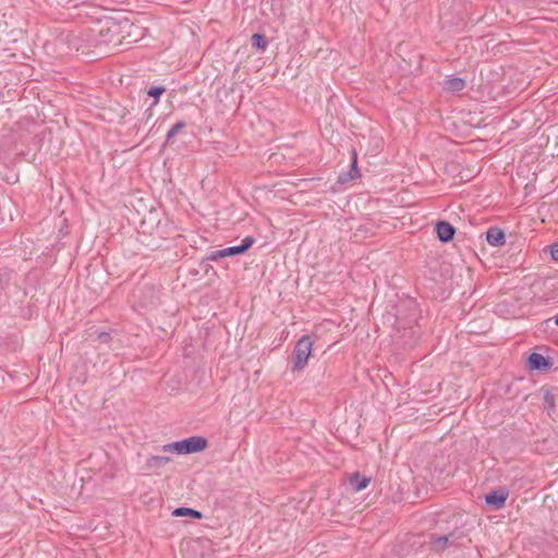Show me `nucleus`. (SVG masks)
Wrapping results in <instances>:
<instances>
[{"mask_svg":"<svg viewBox=\"0 0 558 558\" xmlns=\"http://www.w3.org/2000/svg\"><path fill=\"white\" fill-rule=\"evenodd\" d=\"M471 543L469 536L462 529H456L451 533L441 536H432L429 542V548L432 551L441 553L447 547H460L466 546Z\"/></svg>","mask_w":558,"mask_h":558,"instance_id":"nucleus-1","label":"nucleus"},{"mask_svg":"<svg viewBox=\"0 0 558 558\" xmlns=\"http://www.w3.org/2000/svg\"><path fill=\"white\" fill-rule=\"evenodd\" d=\"M120 26L113 22L107 21L97 31V37L94 40L95 46H105L117 48L122 44Z\"/></svg>","mask_w":558,"mask_h":558,"instance_id":"nucleus-2","label":"nucleus"},{"mask_svg":"<svg viewBox=\"0 0 558 558\" xmlns=\"http://www.w3.org/2000/svg\"><path fill=\"white\" fill-rule=\"evenodd\" d=\"M312 349H313V341L310 336H307V335L302 336L298 340V342L293 349V353H292V359H293L292 371L293 372L302 371L307 365L308 357L311 356V353H312Z\"/></svg>","mask_w":558,"mask_h":558,"instance_id":"nucleus-3","label":"nucleus"},{"mask_svg":"<svg viewBox=\"0 0 558 558\" xmlns=\"http://www.w3.org/2000/svg\"><path fill=\"white\" fill-rule=\"evenodd\" d=\"M184 454H192L205 450L208 446V440L203 436H191L182 439Z\"/></svg>","mask_w":558,"mask_h":558,"instance_id":"nucleus-4","label":"nucleus"},{"mask_svg":"<svg viewBox=\"0 0 558 558\" xmlns=\"http://www.w3.org/2000/svg\"><path fill=\"white\" fill-rule=\"evenodd\" d=\"M508 496L509 493L505 488L492 490L485 495V504L493 510H499L505 506Z\"/></svg>","mask_w":558,"mask_h":558,"instance_id":"nucleus-5","label":"nucleus"},{"mask_svg":"<svg viewBox=\"0 0 558 558\" xmlns=\"http://www.w3.org/2000/svg\"><path fill=\"white\" fill-rule=\"evenodd\" d=\"M435 231L437 238L442 243H448L453 240L456 234V228L448 221L440 220L435 225Z\"/></svg>","mask_w":558,"mask_h":558,"instance_id":"nucleus-6","label":"nucleus"},{"mask_svg":"<svg viewBox=\"0 0 558 558\" xmlns=\"http://www.w3.org/2000/svg\"><path fill=\"white\" fill-rule=\"evenodd\" d=\"M526 365L531 371H546L550 368L551 362L548 357L533 352L529 355Z\"/></svg>","mask_w":558,"mask_h":558,"instance_id":"nucleus-7","label":"nucleus"},{"mask_svg":"<svg viewBox=\"0 0 558 558\" xmlns=\"http://www.w3.org/2000/svg\"><path fill=\"white\" fill-rule=\"evenodd\" d=\"M361 177V172L357 168V154L355 149L352 150V160L349 171L342 172L339 174L337 182L340 184H345L354 179Z\"/></svg>","mask_w":558,"mask_h":558,"instance_id":"nucleus-8","label":"nucleus"},{"mask_svg":"<svg viewBox=\"0 0 558 558\" xmlns=\"http://www.w3.org/2000/svg\"><path fill=\"white\" fill-rule=\"evenodd\" d=\"M486 241L492 246H501L506 242L505 232L498 227H490L486 231Z\"/></svg>","mask_w":558,"mask_h":558,"instance_id":"nucleus-9","label":"nucleus"},{"mask_svg":"<svg viewBox=\"0 0 558 558\" xmlns=\"http://www.w3.org/2000/svg\"><path fill=\"white\" fill-rule=\"evenodd\" d=\"M543 401H544V410L548 413V415H553L555 413L556 408V398L557 396L549 388L543 387Z\"/></svg>","mask_w":558,"mask_h":558,"instance_id":"nucleus-10","label":"nucleus"},{"mask_svg":"<svg viewBox=\"0 0 558 558\" xmlns=\"http://www.w3.org/2000/svg\"><path fill=\"white\" fill-rule=\"evenodd\" d=\"M465 87V81L461 77L449 76L444 82V89L451 93L461 92Z\"/></svg>","mask_w":558,"mask_h":558,"instance_id":"nucleus-11","label":"nucleus"},{"mask_svg":"<svg viewBox=\"0 0 558 558\" xmlns=\"http://www.w3.org/2000/svg\"><path fill=\"white\" fill-rule=\"evenodd\" d=\"M170 461L171 458L166 456H150L146 460L145 466L147 470H158L165 468Z\"/></svg>","mask_w":558,"mask_h":558,"instance_id":"nucleus-12","label":"nucleus"},{"mask_svg":"<svg viewBox=\"0 0 558 558\" xmlns=\"http://www.w3.org/2000/svg\"><path fill=\"white\" fill-rule=\"evenodd\" d=\"M371 482L369 477L361 475L359 472L353 473L350 478L349 483L350 485L356 490L361 492L365 489Z\"/></svg>","mask_w":558,"mask_h":558,"instance_id":"nucleus-13","label":"nucleus"},{"mask_svg":"<svg viewBox=\"0 0 558 558\" xmlns=\"http://www.w3.org/2000/svg\"><path fill=\"white\" fill-rule=\"evenodd\" d=\"M173 517H191L193 519H202L203 513L198 510L187 508V507H179L172 511Z\"/></svg>","mask_w":558,"mask_h":558,"instance_id":"nucleus-14","label":"nucleus"},{"mask_svg":"<svg viewBox=\"0 0 558 558\" xmlns=\"http://www.w3.org/2000/svg\"><path fill=\"white\" fill-rule=\"evenodd\" d=\"M162 452H170V453H177V454H184L183 452V441L178 440L170 444H166L161 447Z\"/></svg>","mask_w":558,"mask_h":558,"instance_id":"nucleus-15","label":"nucleus"},{"mask_svg":"<svg viewBox=\"0 0 558 558\" xmlns=\"http://www.w3.org/2000/svg\"><path fill=\"white\" fill-rule=\"evenodd\" d=\"M185 128V122L184 121H179L177 122L175 124H173L171 126V129L168 131L167 133V137H166V144H169L171 142V140L181 131Z\"/></svg>","mask_w":558,"mask_h":558,"instance_id":"nucleus-16","label":"nucleus"},{"mask_svg":"<svg viewBox=\"0 0 558 558\" xmlns=\"http://www.w3.org/2000/svg\"><path fill=\"white\" fill-rule=\"evenodd\" d=\"M251 40H252V46L257 49L264 50L267 46V39L263 34H259V33L253 34Z\"/></svg>","mask_w":558,"mask_h":558,"instance_id":"nucleus-17","label":"nucleus"},{"mask_svg":"<svg viewBox=\"0 0 558 558\" xmlns=\"http://www.w3.org/2000/svg\"><path fill=\"white\" fill-rule=\"evenodd\" d=\"M166 88L163 86H154L148 89V96L155 98L158 101L159 97L165 93Z\"/></svg>","mask_w":558,"mask_h":558,"instance_id":"nucleus-18","label":"nucleus"},{"mask_svg":"<svg viewBox=\"0 0 558 558\" xmlns=\"http://www.w3.org/2000/svg\"><path fill=\"white\" fill-rule=\"evenodd\" d=\"M254 242L255 239L252 235L245 236L239 247L242 253H245L254 244Z\"/></svg>","mask_w":558,"mask_h":558,"instance_id":"nucleus-19","label":"nucleus"},{"mask_svg":"<svg viewBox=\"0 0 558 558\" xmlns=\"http://www.w3.org/2000/svg\"><path fill=\"white\" fill-rule=\"evenodd\" d=\"M223 257H227V256H226V250H225V248L211 252V253L207 256V259H208V260H213V262H215V260H217V259H219V258H223Z\"/></svg>","mask_w":558,"mask_h":558,"instance_id":"nucleus-20","label":"nucleus"},{"mask_svg":"<svg viewBox=\"0 0 558 558\" xmlns=\"http://www.w3.org/2000/svg\"><path fill=\"white\" fill-rule=\"evenodd\" d=\"M225 250H226L227 257L243 254L242 251L240 250L239 245L226 247Z\"/></svg>","mask_w":558,"mask_h":558,"instance_id":"nucleus-21","label":"nucleus"},{"mask_svg":"<svg viewBox=\"0 0 558 558\" xmlns=\"http://www.w3.org/2000/svg\"><path fill=\"white\" fill-rule=\"evenodd\" d=\"M550 255L553 259L558 260V242L550 246Z\"/></svg>","mask_w":558,"mask_h":558,"instance_id":"nucleus-22","label":"nucleus"},{"mask_svg":"<svg viewBox=\"0 0 558 558\" xmlns=\"http://www.w3.org/2000/svg\"><path fill=\"white\" fill-rule=\"evenodd\" d=\"M98 339L102 342H108L110 340V335L108 332H100L98 335Z\"/></svg>","mask_w":558,"mask_h":558,"instance_id":"nucleus-23","label":"nucleus"},{"mask_svg":"<svg viewBox=\"0 0 558 558\" xmlns=\"http://www.w3.org/2000/svg\"><path fill=\"white\" fill-rule=\"evenodd\" d=\"M551 319H554L556 326H558V314L554 318H549L547 322H550Z\"/></svg>","mask_w":558,"mask_h":558,"instance_id":"nucleus-24","label":"nucleus"}]
</instances>
